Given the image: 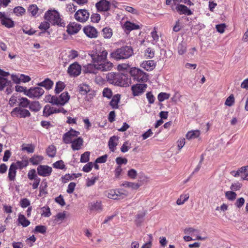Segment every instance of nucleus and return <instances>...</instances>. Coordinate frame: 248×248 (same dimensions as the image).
Listing matches in <instances>:
<instances>
[{
  "label": "nucleus",
  "instance_id": "nucleus-1",
  "mask_svg": "<svg viewBox=\"0 0 248 248\" xmlns=\"http://www.w3.org/2000/svg\"><path fill=\"white\" fill-rule=\"evenodd\" d=\"M107 81L111 84L117 86L126 87L128 84V78L125 75L121 73L111 72L107 76Z\"/></svg>",
  "mask_w": 248,
  "mask_h": 248
},
{
  "label": "nucleus",
  "instance_id": "nucleus-31",
  "mask_svg": "<svg viewBox=\"0 0 248 248\" xmlns=\"http://www.w3.org/2000/svg\"><path fill=\"white\" fill-rule=\"evenodd\" d=\"M96 67V64H88L84 66V72L86 73H95L97 70Z\"/></svg>",
  "mask_w": 248,
  "mask_h": 248
},
{
  "label": "nucleus",
  "instance_id": "nucleus-61",
  "mask_svg": "<svg viewBox=\"0 0 248 248\" xmlns=\"http://www.w3.org/2000/svg\"><path fill=\"white\" fill-rule=\"evenodd\" d=\"M100 18V15L97 13L93 14L91 16V21L94 23H98Z\"/></svg>",
  "mask_w": 248,
  "mask_h": 248
},
{
  "label": "nucleus",
  "instance_id": "nucleus-12",
  "mask_svg": "<svg viewBox=\"0 0 248 248\" xmlns=\"http://www.w3.org/2000/svg\"><path fill=\"white\" fill-rule=\"evenodd\" d=\"M184 233L185 234L195 236L196 237V239L198 240H205L207 238V236L202 237L200 236V231L192 227L185 228Z\"/></svg>",
  "mask_w": 248,
  "mask_h": 248
},
{
  "label": "nucleus",
  "instance_id": "nucleus-14",
  "mask_svg": "<svg viewBox=\"0 0 248 248\" xmlns=\"http://www.w3.org/2000/svg\"><path fill=\"white\" fill-rule=\"evenodd\" d=\"M1 24L7 28H11L15 26V22L11 18L6 16L4 12H0Z\"/></svg>",
  "mask_w": 248,
  "mask_h": 248
},
{
  "label": "nucleus",
  "instance_id": "nucleus-20",
  "mask_svg": "<svg viewBox=\"0 0 248 248\" xmlns=\"http://www.w3.org/2000/svg\"><path fill=\"white\" fill-rule=\"evenodd\" d=\"M83 140L81 138H78L73 140L72 142L71 147L73 150H79L83 145Z\"/></svg>",
  "mask_w": 248,
  "mask_h": 248
},
{
  "label": "nucleus",
  "instance_id": "nucleus-24",
  "mask_svg": "<svg viewBox=\"0 0 248 248\" xmlns=\"http://www.w3.org/2000/svg\"><path fill=\"white\" fill-rule=\"evenodd\" d=\"M141 66L147 71H151L155 68V63L154 61L149 60L143 62Z\"/></svg>",
  "mask_w": 248,
  "mask_h": 248
},
{
  "label": "nucleus",
  "instance_id": "nucleus-60",
  "mask_svg": "<svg viewBox=\"0 0 248 248\" xmlns=\"http://www.w3.org/2000/svg\"><path fill=\"white\" fill-rule=\"evenodd\" d=\"M149 239L148 241L142 246L141 248H151L152 246V242L153 240V236L152 234L148 235Z\"/></svg>",
  "mask_w": 248,
  "mask_h": 248
},
{
  "label": "nucleus",
  "instance_id": "nucleus-46",
  "mask_svg": "<svg viewBox=\"0 0 248 248\" xmlns=\"http://www.w3.org/2000/svg\"><path fill=\"white\" fill-rule=\"evenodd\" d=\"M10 81L6 78L0 77V91L2 90L6 86H9Z\"/></svg>",
  "mask_w": 248,
  "mask_h": 248
},
{
  "label": "nucleus",
  "instance_id": "nucleus-17",
  "mask_svg": "<svg viewBox=\"0 0 248 248\" xmlns=\"http://www.w3.org/2000/svg\"><path fill=\"white\" fill-rule=\"evenodd\" d=\"M70 96L67 92H63L59 96H57V100L55 105L63 106L69 100Z\"/></svg>",
  "mask_w": 248,
  "mask_h": 248
},
{
  "label": "nucleus",
  "instance_id": "nucleus-54",
  "mask_svg": "<svg viewBox=\"0 0 248 248\" xmlns=\"http://www.w3.org/2000/svg\"><path fill=\"white\" fill-rule=\"evenodd\" d=\"M28 177L30 180H33L38 177L36 174V170L34 169H31L28 173Z\"/></svg>",
  "mask_w": 248,
  "mask_h": 248
},
{
  "label": "nucleus",
  "instance_id": "nucleus-16",
  "mask_svg": "<svg viewBox=\"0 0 248 248\" xmlns=\"http://www.w3.org/2000/svg\"><path fill=\"white\" fill-rule=\"evenodd\" d=\"M85 34L89 38H96L97 36L98 32L96 29L91 26H87L83 29Z\"/></svg>",
  "mask_w": 248,
  "mask_h": 248
},
{
  "label": "nucleus",
  "instance_id": "nucleus-11",
  "mask_svg": "<svg viewBox=\"0 0 248 248\" xmlns=\"http://www.w3.org/2000/svg\"><path fill=\"white\" fill-rule=\"evenodd\" d=\"M147 85L146 84H136L131 87V90L134 96H139L142 94L146 90Z\"/></svg>",
  "mask_w": 248,
  "mask_h": 248
},
{
  "label": "nucleus",
  "instance_id": "nucleus-32",
  "mask_svg": "<svg viewBox=\"0 0 248 248\" xmlns=\"http://www.w3.org/2000/svg\"><path fill=\"white\" fill-rule=\"evenodd\" d=\"M200 134V131L198 130L190 131L187 133L186 138L187 140L196 139L199 137Z\"/></svg>",
  "mask_w": 248,
  "mask_h": 248
},
{
  "label": "nucleus",
  "instance_id": "nucleus-55",
  "mask_svg": "<svg viewBox=\"0 0 248 248\" xmlns=\"http://www.w3.org/2000/svg\"><path fill=\"white\" fill-rule=\"evenodd\" d=\"M234 102V98L232 94L230 95L226 100L225 104L226 106L231 107L232 106Z\"/></svg>",
  "mask_w": 248,
  "mask_h": 248
},
{
  "label": "nucleus",
  "instance_id": "nucleus-49",
  "mask_svg": "<svg viewBox=\"0 0 248 248\" xmlns=\"http://www.w3.org/2000/svg\"><path fill=\"white\" fill-rule=\"evenodd\" d=\"M225 196L229 200L233 201L236 199V194L232 191H228L226 192Z\"/></svg>",
  "mask_w": 248,
  "mask_h": 248
},
{
  "label": "nucleus",
  "instance_id": "nucleus-53",
  "mask_svg": "<svg viewBox=\"0 0 248 248\" xmlns=\"http://www.w3.org/2000/svg\"><path fill=\"white\" fill-rule=\"evenodd\" d=\"M52 107L49 105H46L44 108L43 115L45 116H48L52 114Z\"/></svg>",
  "mask_w": 248,
  "mask_h": 248
},
{
  "label": "nucleus",
  "instance_id": "nucleus-22",
  "mask_svg": "<svg viewBox=\"0 0 248 248\" xmlns=\"http://www.w3.org/2000/svg\"><path fill=\"white\" fill-rule=\"evenodd\" d=\"M16 170V167L14 164V163H12L10 167L8 172V177L10 181H14L15 180Z\"/></svg>",
  "mask_w": 248,
  "mask_h": 248
},
{
  "label": "nucleus",
  "instance_id": "nucleus-19",
  "mask_svg": "<svg viewBox=\"0 0 248 248\" xmlns=\"http://www.w3.org/2000/svg\"><path fill=\"white\" fill-rule=\"evenodd\" d=\"M81 28L80 24L76 22L70 23L67 27V31L69 34H74L78 33Z\"/></svg>",
  "mask_w": 248,
  "mask_h": 248
},
{
  "label": "nucleus",
  "instance_id": "nucleus-27",
  "mask_svg": "<svg viewBox=\"0 0 248 248\" xmlns=\"http://www.w3.org/2000/svg\"><path fill=\"white\" fill-rule=\"evenodd\" d=\"M120 100V95L117 94L112 97L111 100L109 103V105L113 109L118 108V103Z\"/></svg>",
  "mask_w": 248,
  "mask_h": 248
},
{
  "label": "nucleus",
  "instance_id": "nucleus-26",
  "mask_svg": "<svg viewBox=\"0 0 248 248\" xmlns=\"http://www.w3.org/2000/svg\"><path fill=\"white\" fill-rule=\"evenodd\" d=\"M17 220L19 224L23 227H26L30 224V221L23 215L19 214Z\"/></svg>",
  "mask_w": 248,
  "mask_h": 248
},
{
  "label": "nucleus",
  "instance_id": "nucleus-57",
  "mask_svg": "<svg viewBox=\"0 0 248 248\" xmlns=\"http://www.w3.org/2000/svg\"><path fill=\"white\" fill-rule=\"evenodd\" d=\"M127 175L131 179H135L137 176V172L133 169H130L128 171Z\"/></svg>",
  "mask_w": 248,
  "mask_h": 248
},
{
  "label": "nucleus",
  "instance_id": "nucleus-42",
  "mask_svg": "<svg viewBox=\"0 0 248 248\" xmlns=\"http://www.w3.org/2000/svg\"><path fill=\"white\" fill-rule=\"evenodd\" d=\"M105 195L109 199L117 200V198H118V197L116 196V189H110L106 191L105 192Z\"/></svg>",
  "mask_w": 248,
  "mask_h": 248
},
{
  "label": "nucleus",
  "instance_id": "nucleus-51",
  "mask_svg": "<svg viewBox=\"0 0 248 248\" xmlns=\"http://www.w3.org/2000/svg\"><path fill=\"white\" fill-rule=\"evenodd\" d=\"M170 96V94L166 93H160L158 94L157 98L159 102H162L166 99L169 98Z\"/></svg>",
  "mask_w": 248,
  "mask_h": 248
},
{
  "label": "nucleus",
  "instance_id": "nucleus-52",
  "mask_svg": "<svg viewBox=\"0 0 248 248\" xmlns=\"http://www.w3.org/2000/svg\"><path fill=\"white\" fill-rule=\"evenodd\" d=\"M90 153L89 152H85L81 155L80 157V162L82 163L87 162L89 160Z\"/></svg>",
  "mask_w": 248,
  "mask_h": 248
},
{
  "label": "nucleus",
  "instance_id": "nucleus-29",
  "mask_svg": "<svg viewBox=\"0 0 248 248\" xmlns=\"http://www.w3.org/2000/svg\"><path fill=\"white\" fill-rule=\"evenodd\" d=\"M37 85L40 87H44L47 90H49L52 88L53 82L49 78H46L43 81L38 83Z\"/></svg>",
  "mask_w": 248,
  "mask_h": 248
},
{
  "label": "nucleus",
  "instance_id": "nucleus-23",
  "mask_svg": "<svg viewBox=\"0 0 248 248\" xmlns=\"http://www.w3.org/2000/svg\"><path fill=\"white\" fill-rule=\"evenodd\" d=\"M89 209L90 210L94 212H101L102 210L101 202H93L89 204Z\"/></svg>",
  "mask_w": 248,
  "mask_h": 248
},
{
  "label": "nucleus",
  "instance_id": "nucleus-62",
  "mask_svg": "<svg viewBox=\"0 0 248 248\" xmlns=\"http://www.w3.org/2000/svg\"><path fill=\"white\" fill-rule=\"evenodd\" d=\"M130 148V144L128 141L124 143L121 148V151L123 153H125Z\"/></svg>",
  "mask_w": 248,
  "mask_h": 248
},
{
  "label": "nucleus",
  "instance_id": "nucleus-36",
  "mask_svg": "<svg viewBox=\"0 0 248 248\" xmlns=\"http://www.w3.org/2000/svg\"><path fill=\"white\" fill-rule=\"evenodd\" d=\"M124 26V28L128 31L138 29L139 28V26L138 25H136L129 21L126 22Z\"/></svg>",
  "mask_w": 248,
  "mask_h": 248
},
{
  "label": "nucleus",
  "instance_id": "nucleus-35",
  "mask_svg": "<svg viewBox=\"0 0 248 248\" xmlns=\"http://www.w3.org/2000/svg\"><path fill=\"white\" fill-rule=\"evenodd\" d=\"M19 101V107L21 108H27L28 106L29 107L30 104V101L27 98L25 97H21L18 98Z\"/></svg>",
  "mask_w": 248,
  "mask_h": 248
},
{
  "label": "nucleus",
  "instance_id": "nucleus-25",
  "mask_svg": "<svg viewBox=\"0 0 248 248\" xmlns=\"http://www.w3.org/2000/svg\"><path fill=\"white\" fill-rule=\"evenodd\" d=\"M176 10L180 12V14H185L188 16L192 15V12L186 6L182 4L178 5L176 7Z\"/></svg>",
  "mask_w": 248,
  "mask_h": 248
},
{
  "label": "nucleus",
  "instance_id": "nucleus-47",
  "mask_svg": "<svg viewBox=\"0 0 248 248\" xmlns=\"http://www.w3.org/2000/svg\"><path fill=\"white\" fill-rule=\"evenodd\" d=\"M186 49V44L185 42H182L178 46V52L180 55L184 54Z\"/></svg>",
  "mask_w": 248,
  "mask_h": 248
},
{
  "label": "nucleus",
  "instance_id": "nucleus-38",
  "mask_svg": "<svg viewBox=\"0 0 248 248\" xmlns=\"http://www.w3.org/2000/svg\"><path fill=\"white\" fill-rule=\"evenodd\" d=\"M14 164L16 167L17 169H19L21 170L28 165L29 161L28 160L24 159L21 161H17L16 163H14Z\"/></svg>",
  "mask_w": 248,
  "mask_h": 248
},
{
  "label": "nucleus",
  "instance_id": "nucleus-8",
  "mask_svg": "<svg viewBox=\"0 0 248 248\" xmlns=\"http://www.w3.org/2000/svg\"><path fill=\"white\" fill-rule=\"evenodd\" d=\"M90 14L86 9L78 10L74 15L75 18L80 22H85L89 18Z\"/></svg>",
  "mask_w": 248,
  "mask_h": 248
},
{
  "label": "nucleus",
  "instance_id": "nucleus-13",
  "mask_svg": "<svg viewBox=\"0 0 248 248\" xmlns=\"http://www.w3.org/2000/svg\"><path fill=\"white\" fill-rule=\"evenodd\" d=\"M37 171L39 176L47 177L51 174L52 169L47 165H39L37 168Z\"/></svg>",
  "mask_w": 248,
  "mask_h": 248
},
{
  "label": "nucleus",
  "instance_id": "nucleus-43",
  "mask_svg": "<svg viewBox=\"0 0 248 248\" xmlns=\"http://www.w3.org/2000/svg\"><path fill=\"white\" fill-rule=\"evenodd\" d=\"M102 34L105 38H110L112 35V30L109 28L106 27L102 30Z\"/></svg>",
  "mask_w": 248,
  "mask_h": 248
},
{
  "label": "nucleus",
  "instance_id": "nucleus-56",
  "mask_svg": "<svg viewBox=\"0 0 248 248\" xmlns=\"http://www.w3.org/2000/svg\"><path fill=\"white\" fill-rule=\"evenodd\" d=\"M35 147L32 144H28L27 146L23 147L22 150L26 151L29 153H32L34 151Z\"/></svg>",
  "mask_w": 248,
  "mask_h": 248
},
{
  "label": "nucleus",
  "instance_id": "nucleus-7",
  "mask_svg": "<svg viewBox=\"0 0 248 248\" xmlns=\"http://www.w3.org/2000/svg\"><path fill=\"white\" fill-rule=\"evenodd\" d=\"M81 71V66L77 62H75L69 65L67 73L71 77H76L80 74Z\"/></svg>",
  "mask_w": 248,
  "mask_h": 248
},
{
  "label": "nucleus",
  "instance_id": "nucleus-3",
  "mask_svg": "<svg viewBox=\"0 0 248 248\" xmlns=\"http://www.w3.org/2000/svg\"><path fill=\"white\" fill-rule=\"evenodd\" d=\"M133 54V49L130 46H124L116 49L110 54L111 57L116 60L129 58Z\"/></svg>",
  "mask_w": 248,
  "mask_h": 248
},
{
  "label": "nucleus",
  "instance_id": "nucleus-41",
  "mask_svg": "<svg viewBox=\"0 0 248 248\" xmlns=\"http://www.w3.org/2000/svg\"><path fill=\"white\" fill-rule=\"evenodd\" d=\"M145 212H142L139 213L136 215L135 222L137 226H139L141 225V223L143 221V218L145 216Z\"/></svg>",
  "mask_w": 248,
  "mask_h": 248
},
{
  "label": "nucleus",
  "instance_id": "nucleus-64",
  "mask_svg": "<svg viewBox=\"0 0 248 248\" xmlns=\"http://www.w3.org/2000/svg\"><path fill=\"white\" fill-rule=\"evenodd\" d=\"M103 95L104 97L110 98L112 95V93L110 89L106 88L103 90Z\"/></svg>",
  "mask_w": 248,
  "mask_h": 248
},
{
  "label": "nucleus",
  "instance_id": "nucleus-44",
  "mask_svg": "<svg viewBox=\"0 0 248 248\" xmlns=\"http://www.w3.org/2000/svg\"><path fill=\"white\" fill-rule=\"evenodd\" d=\"M78 87L80 93L82 94H85L90 91V87L87 84H81Z\"/></svg>",
  "mask_w": 248,
  "mask_h": 248
},
{
  "label": "nucleus",
  "instance_id": "nucleus-33",
  "mask_svg": "<svg viewBox=\"0 0 248 248\" xmlns=\"http://www.w3.org/2000/svg\"><path fill=\"white\" fill-rule=\"evenodd\" d=\"M117 200H121L125 198L128 195L127 192L122 188L116 189Z\"/></svg>",
  "mask_w": 248,
  "mask_h": 248
},
{
  "label": "nucleus",
  "instance_id": "nucleus-18",
  "mask_svg": "<svg viewBox=\"0 0 248 248\" xmlns=\"http://www.w3.org/2000/svg\"><path fill=\"white\" fill-rule=\"evenodd\" d=\"M100 63H96V68L97 70H100L101 71H107L110 70L112 67L113 64L110 62H100Z\"/></svg>",
  "mask_w": 248,
  "mask_h": 248
},
{
  "label": "nucleus",
  "instance_id": "nucleus-9",
  "mask_svg": "<svg viewBox=\"0 0 248 248\" xmlns=\"http://www.w3.org/2000/svg\"><path fill=\"white\" fill-rule=\"evenodd\" d=\"M12 116H16L19 118H26L31 116L30 111L20 107H16L11 112Z\"/></svg>",
  "mask_w": 248,
  "mask_h": 248
},
{
  "label": "nucleus",
  "instance_id": "nucleus-39",
  "mask_svg": "<svg viewBox=\"0 0 248 248\" xmlns=\"http://www.w3.org/2000/svg\"><path fill=\"white\" fill-rule=\"evenodd\" d=\"M189 194H182L180 195V198H178L176 201L177 205H180L183 204L189 199Z\"/></svg>",
  "mask_w": 248,
  "mask_h": 248
},
{
  "label": "nucleus",
  "instance_id": "nucleus-40",
  "mask_svg": "<svg viewBox=\"0 0 248 248\" xmlns=\"http://www.w3.org/2000/svg\"><path fill=\"white\" fill-rule=\"evenodd\" d=\"M13 12L16 16H22L25 14L26 10L22 6H17L14 9Z\"/></svg>",
  "mask_w": 248,
  "mask_h": 248
},
{
  "label": "nucleus",
  "instance_id": "nucleus-6",
  "mask_svg": "<svg viewBox=\"0 0 248 248\" xmlns=\"http://www.w3.org/2000/svg\"><path fill=\"white\" fill-rule=\"evenodd\" d=\"M80 134L78 131H76L73 129H71L69 131L65 133L62 137L63 141L66 143H70L75 140Z\"/></svg>",
  "mask_w": 248,
  "mask_h": 248
},
{
  "label": "nucleus",
  "instance_id": "nucleus-21",
  "mask_svg": "<svg viewBox=\"0 0 248 248\" xmlns=\"http://www.w3.org/2000/svg\"><path fill=\"white\" fill-rule=\"evenodd\" d=\"M119 138L117 136L111 137L108 141V146L110 150L114 152L116 147L118 145Z\"/></svg>",
  "mask_w": 248,
  "mask_h": 248
},
{
  "label": "nucleus",
  "instance_id": "nucleus-2",
  "mask_svg": "<svg viewBox=\"0 0 248 248\" xmlns=\"http://www.w3.org/2000/svg\"><path fill=\"white\" fill-rule=\"evenodd\" d=\"M90 56L93 61L95 63L104 62L106 61L108 55V52L101 45L95 46V47L90 52Z\"/></svg>",
  "mask_w": 248,
  "mask_h": 248
},
{
  "label": "nucleus",
  "instance_id": "nucleus-28",
  "mask_svg": "<svg viewBox=\"0 0 248 248\" xmlns=\"http://www.w3.org/2000/svg\"><path fill=\"white\" fill-rule=\"evenodd\" d=\"M38 11L39 8L35 4L30 5L28 9V12H29L32 16H38L39 15Z\"/></svg>",
  "mask_w": 248,
  "mask_h": 248
},
{
  "label": "nucleus",
  "instance_id": "nucleus-30",
  "mask_svg": "<svg viewBox=\"0 0 248 248\" xmlns=\"http://www.w3.org/2000/svg\"><path fill=\"white\" fill-rule=\"evenodd\" d=\"M121 186L126 187H130L132 189H138L140 187V185L138 183L124 181Z\"/></svg>",
  "mask_w": 248,
  "mask_h": 248
},
{
  "label": "nucleus",
  "instance_id": "nucleus-50",
  "mask_svg": "<svg viewBox=\"0 0 248 248\" xmlns=\"http://www.w3.org/2000/svg\"><path fill=\"white\" fill-rule=\"evenodd\" d=\"M64 84L62 81H59L56 83L55 91L56 93H59L64 88Z\"/></svg>",
  "mask_w": 248,
  "mask_h": 248
},
{
  "label": "nucleus",
  "instance_id": "nucleus-10",
  "mask_svg": "<svg viewBox=\"0 0 248 248\" xmlns=\"http://www.w3.org/2000/svg\"><path fill=\"white\" fill-rule=\"evenodd\" d=\"M44 93V90L41 87L31 88L25 92V94L30 98H39Z\"/></svg>",
  "mask_w": 248,
  "mask_h": 248
},
{
  "label": "nucleus",
  "instance_id": "nucleus-45",
  "mask_svg": "<svg viewBox=\"0 0 248 248\" xmlns=\"http://www.w3.org/2000/svg\"><path fill=\"white\" fill-rule=\"evenodd\" d=\"M46 153L49 156L51 157H54L56 153V149L55 147L53 145H50L46 149Z\"/></svg>",
  "mask_w": 248,
  "mask_h": 248
},
{
  "label": "nucleus",
  "instance_id": "nucleus-48",
  "mask_svg": "<svg viewBox=\"0 0 248 248\" xmlns=\"http://www.w3.org/2000/svg\"><path fill=\"white\" fill-rule=\"evenodd\" d=\"M42 212L41 215L45 217H49L51 216V213L50 209L48 206H44L42 208Z\"/></svg>",
  "mask_w": 248,
  "mask_h": 248
},
{
  "label": "nucleus",
  "instance_id": "nucleus-4",
  "mask_svg": "<svg viewBox=\"0 0 248 248\" xmlns=\"http://www.w3.org/2000/svg\"><path fill=\"white\" fill-rule=\"evenodd\" d=\"M45 19L52 24L64 26V24L60 18L59 13L56 10H48L45 14Z\"/></svg>",
  "mask_w": 248,
  "mask_h": 248
},
{
  "label": "nucleus",
  "instance_id": "nucleus-59",
  "mask_svg": "<svg viewBox=\"0 0 248 248\" xmlns=\"http://www.w3.org/2000/svg\"><path fill=\"white\" fill-rule=\"evenodd\" d=\"M34 232L44 233L46 232V228L42 225L37 226L35 227Z\"/></svg>",
  "mask_w": 248,
  "mask_h": 248
},
{
  "label": "nucleus",
  "instance_id": "nucleus-37",
  "mask_svg": "<svg viewBox=\"0 0 248 248\" xmlns=\"http://www.w3.org/2000/svg\"><path fill=\"white\" fill-rule=\"evenodd\" d=\"M41 106L38 101H33L30 103L29 108L33 111H38L40 110Z\"/></svg>",
  "mask_w": 248,
  "mask_h": 248
},
{
  "label": "nucleus",
  "instance_id": "nucleus-58",
  "mask_svg": "<svg viewBox=\"0 0 248 248\" xmlns=\"http://www.w3.org/2000/svg\"><path fill=\"white\" fill-rule=\"evenodd\" d=\"M53 167L57 169H63L64 168L65 165L62 160L56 161L53 164Z\"/></svg>",
  "mask_w": 248,
  "mask_h": 248
},
{
  "label": "nucleus",
  "instance_id": "nucleus-15",
  "mask_svg": "<svg viewBox=\"0 0 248 248\" xmlns=\"http://www.w3.org/2000/svg\"><path fill=\"white\" fill-rule=\"evenodd\" d=\"M98 11L107 12L110 8V3L107 0H101L95 4Z\"/></svg>",
  "mask_w": 248,
  "mask_h": 248
},
{
  "label": "nucleus",
  "instance_id": "nucleus-5",
  "mask_svg": "<svg viewBox=\"0 0 248 248\" xmlns=\"http://www.w3.org/2000/svg\"><path fill=\"white\" fill-rule=\"evenodd\" d=\"M129 73L133 79L138 82H146L148 79V75L139 68H131Z\"/></svg>",
  "mask_w": 248,
  "mask_h": 248
},
{
  "label": "nucleus",
  "instance_id": "nucleus-34",
  "mask_svg": "<svg viewBox=\"0 0 248 248\" xmlns=\"http://www.w3.org/2000/svg\"><path fill=\"white\" fill-rule=\"evenodd\" d=\"M43 160V157L41 155H34L30 158L29 161L33 165H37Z\"/></svg>",
  "mask_w": 248,
  "mask_h": 248
},
{
  "label": "nucleus",
  "instance_id": "nucleus-63",
  "mask_svg": "<svg viewBox=\"0 0 248 248\" xmlns=\"http://www.w3.org/2000/svg\"><path fill=\"white\" fill-rule=\"evenodd\" d=\"M116 162L118 166H121L122 164H126L127 163V159L125 158L122 157H118L116 158Z\"/></svg>",
  "mask_w": 248,
  "mask_h": 248
}]
</instances>
